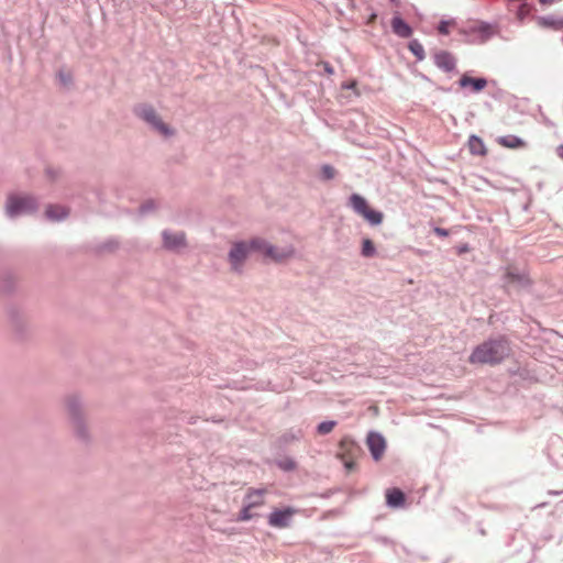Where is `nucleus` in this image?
Here are the masks:
<instances>
[{
  "instance_id": "obj_1",
  "label": "nucleus",
  "mask_w": 563,
  "mask_h": 563,
  "mask_svg": "<svg viewBox=\"0 0 563 563\" xmlns=\"http://www.w3.org/2000/svg\"><path fill=\"white\" fill-rule=\"evenodd\" d=\"M510 353L508 341L503 338L489 339L477 345L470 355L472 364H498Z\"/></svg>"
},
{
  "instance_id": "obj_2",
  "label": "nucleus",
  "mask_w": 563,
  "mask_h": 563,
  "mask_svg": "<svg viewBox=\"0 0 563 563\" xmlns=\"http://www.w3.org/2000/svg\"><path fill=\"white\" fill-rule=\"evenodd\" d=\"M459 34L464 37L467 44L483 45L499 34L500 27L497 22L481 20L468 21L457 27Z\"/></svg>"
},
{
  "instance_id": "obj_3",
  "label": "nucleus",
  "mask_w": 563,
  "mask_h": 563,
  "mask_svg": "<svg viewBox=\"0 0 563 563\" xmlns=\"http://www.w3.org/2000/svg\"><path fill=\"white\" fill-rule=\"evenodd\" d=\"M66 407L76 437L81 441H88L89 433L84 420L82 401L80 397L78 395H69L66 398Z\"/></svg>"
},
{
  "instance_id": "obj_4",
  "label": "nucleus",
  "mask_w": 563,
  "mask_h": 563,
  "mask_svg": "<svg viewBox=\"0 0 563 563\" xmlns=\"http://www.w3.org/2000/svg\"><path fill=\"white\" fill-rule=\"evenodd\" d=\"M37 209V201L30 195H10L5 202V216L10 219L30 214Z\"/></svg>"
},
{
  "instance_id": "obj_5",
  "label": "nucleus",
  "mask_w": 563,
  "mask_h": 563,
  "mask_svg": "<svg viewBox=\"0 0 563 563\" xmlns=\"http://www.w3.org/2000/svg\"><path fill=\"white\" fill-rule=\"evenodd\" d=\"M135 114L145 121L152 129L157 131L159 134L164 136H169L173 134V130L165 124L155 109L150 104H140L135 108Z\"/></svg>"
},
{
  "instance_id": "obj_6",
  "label": "nucleus",
  "mask_w": 563,
  "mask_h": 563,
  "mask_svg": "<svg viewBox=\"0 0 563 563\" xmlns=\"http://www.w3.org/2000/svg\"><path fill=\"white\" fill-rule=\"evenodd\" d=\"M250 245L245 241L235 242L229 252L228 258L231 265V268L235 273L242 272V266L250 255Z\"/></svg>"
},
{
  "instance_id": "obj_7",
  "label": "nucleus",
  "mask_w": 563,
  "mask_h": 563,
  "mask_svg": "<svg viewBox=\"0 0 563 563\" xmlns=\"http://www.w3.org/2000/svg\"><path fill=\"white\" fill-rule=\"evenodd\" d=\"M433 64L444 73L456 71L457 59L449 51H437L432 55Z\"/></svg>"
},
{
  "instance_id": "obj_8",
  "label": "nucleus",
  "mask_w": 563,
  "mask_h": 563,
  "mask_svg": "<svg viewBox=\"0 0 563 563\" xmlns=\"http://www.w3.org/2000/svg\"><path fill=\"white\" fill-rule=\"evenodd\" d=\"M504 285L506 287L514 286L519 289L529 287L530 279L526 272L519 271L514 267H508L504 275Z\"/></svg>"
},
{
  "instance_id": "obj_9",
  "label": "nucleus",
  "mask_w": 563,
  "mask_h": 563,
  "mask_svg": "<svg viewBox=\"0 0 563 563\" xmlns=\"http://www.w3.org/2000/svg\"><path fill=\"white\" fill-rule=\"evenodd\" d=\"M366 441L373 460L379 461L386 450L385 438L379 432L371 431Z\"/></svg>"
},
{
  "instance_id": "obj_10",
  "label": "nucleus",
  "mask_w": 563,
  "mask_h": 563,
  "mask_svg": "<svg viewBox=\"0 0 563 563\" xmlns=\"http://www.w3.org/2000/svg\"><path fill=\"white\" fill-rule=\"evenodd\" d=\"M163 244L166 250L176 251L186 245V235L184 232L163 231Z\"/></svg>"
},
{
  "instance_id": "obj_11",
  "label": "nucleus",
  "mask_w": 563,
  "mask_h": 563,
  "mask_svg": "<svg viewBox=\"0 0 563 563\" xmlns=\"http://www.w3.org/2000/svg\"><path fill=\"white\" fill-rule=\"evenodd\" d=\"M457 84L463 89L470 88L471 92L478 93L486 88L488 81L485 77H471L464 74L459 79Z\"/></svg>"
},
{
  "instance_id": "obj_12",
  "label": "nucleus",
  "mask_w": 563,
  "mask_h": 563,
  "mask_svg": "<svg viewBox=\"0 0 563 563\" xmlns=\"http://www.w3.org/2000/svg\"><path fill=\"white\" fill-rule=\"evenodd\" d=\"M292 516L290 508L275 509L268 517V523L272 527L285 528L289 526Z\"/></svg>"
},
{
  "instance_id": "obj_13",
  "label": "nucleus",
  "mask_w": 563,
  "mask_h": 563,
  "mask_svg": "<svg viewBox=\"0 0 563 563\" xmlns=\"http://www.w3.org/2000/svg\"><path fill=\"white\" fill-rule=\"evenodd\" d=\"M391 30L401 38H409L412 35V27L399 14L391 19Z\"/></svg>"
},
{
  "instance_id": "obj_14",
  "label": "nucleus",
  "mask_w": 563,
  "mask_h": 563,
  "mask_svg": "<svg viewBox=\"0 0 563 563\" xmlns=\"http://www.w3.org/2000/svg\"><path fill=\"white\" fill-rule=\"evenodd\" d=\"M406 503V495L399 488L387 489L386 492V504L389 508L398 509L402 508Z\"/></svg>"
},
{
  "instance_id": "obj_15",
  "label": "nucleus",
  "mask_w": 563,
  "mask_h": 563,
  "mask_svg": "<svg viewBox=\"0 0 563 563\" xmlns=\"http://www.w3.org/2000/svg\"><path fill=\"white\" fill-rule=\"evenodd\" d=\"M294 253H295V250L292 246L276 247L274 245H271L267 249V253L265 256H267L274 261L280 262V261H284V260L292 256Z\"/></svg>"
},
{
  "instance_id": "obj_16",
  "label": "nucleus",
  "mask_w": 563,
  "mask_h": 563,
  "mask_svg": "<svg viewBox=\"0 0 563 563\" xmlns=\"http://www.w3.org/2000/svg\"><path fill=\"white\" fill-rule=\"evenodd\" d=\"M347 206L358 216H362L369 208L366 199L358 194L350 196Z\"/></svg>"
},
{
  "instance_id": "obj_17",
  "label": "nucleus",
  "mask_w": 563,
  "mask_h": 563,
  "mask_svg": "<svg viewBox=\"0 0 563 563\" xmlns=\"http://www.w3.org/2000/svg\"><path fill=\"white\" fill-rule=\"evenodd\" d=\"M68 209L62 206L49 205L46 208L45 216L48 220L59 222L68 217Z\"/></svg>"
},
{
  "instance_id": "obj_18",
  "label": "nucleus",
  "mask_w": 563,
  "mask_h": 563,
  "mask_svg": "<svg viewBox=\"0 0 563 563\" xmlns=\"http://www.w3.org/2000/svg\"><path fill=\"white\" fill-rule=\"evenodd\" d=\"M538 22H539V25H541L543 27L552 29L555 31L563 30V18H561V16H555V15L540 16Z\"/></svg>"
},
{
  "instance_id": "obj_19",
  "label": "nucleus",
  "mask_w": 563,
  "mask_h": 563,
  "mask_svg": "<svg viewBox=\"0 0 563 563\" xmlns=\"http://www.w3.org/2000/svg\"><path fill=\"white\" fill-rule=\"evenodd\" d=\"M468 150L473 155L483 156L486 154V146L483 140L477 135H471L468 139Z\"/></svg>"
},
{
  "instance_id": "obj_20",
  "label": "nucleus",
  "mask_w": 563,
  "mask_h": 563,
  "mask_svg": "<svg viewBox=\"0 0 563 563\" xmlns=\"http://www.w3.org/2000/svg\"><path fill=\"white\" fill-rule=\"evenodd\" d=\"M498 143L508 148H518L523 146L525 142L522 139L516 135H504L498 139Z\"/></svg>"
},
{
  "instance_id": "obj_21",
  "label": "nucleus",
  "mask_w": 563,
  "mask_h": 563,
  "mask_svg": "<svg viewBox=\"0 0 563 563\" xmlns=\"http://www.w3.org/2000/svg\"><path fill=\"white\" fill-rule=\"evenodd\" d=\"M257 506H258V501H252V500L245 501L244 500V506L241 509V511L239 512L238 520L239 521H249V520H251L254 517V515L251 511V509L254 508V507H257Z\"/></svg>"
},
{
  "instance_id": "obj_22",
  "label": "nucleus",
  "mask_w": 563,
  "mask_h": 563,
  "mask_svg": "<svg viewBox=\"0 0 563 563\" xmlns=\"http://www.w3.org/2000/svg\"><path fill=\"white\" fill-rule=\"evenodd\" d=\"M247 244L250 245V252H262L264 255H266L267 249L272 245L262 238H254Z\"/></svg>"
},
{
  "instance_id": "obj_23",
  "label": "nucleus",
  "mask_w": 563,
  "mask_h": 563,
  "mask_svg": "<svg viewBox=\"0 0 563 563\" xmlns=\"http://www.w3.org/2000/svg\"><path fill=\"white\" fill-rule=\"evenodd\" d=\"M361 217H363L371 225H379L383 222L384 216L380 211L368 208Z\"/></svg>"
},
{
  "instance_id": "obj_24",
  "label": "nucleus",
  "mask_w": 563,
  "mask_h": 563,
  "mask_svg": "<svg viewBox=\"0 0 563 563\" xmlns=\"http://www.w3.org/2000/svg\"><path fill=\"white\" fill-rule=\"evenodd\" d=\"M409 51L416 56L418 60H423L426 57L424 48L418 40H411L408 44Z\"/></svg>"
},
{
  "instance_id": "obj_25",
  "label": "nucleus",
  "mask_w": 563,
  "mask_h": 563,
  "mask_svg": "<svg viewBox=\"0 0 563 563\" xmlns=\"http://www.w3.org/2000/svg\"><path fill=\"white\" fill-rule=\"evenodd\" d=\"M361 254L363 257H373L376 254V247L372 240L364 239L362 243V251Z\"/></svg>"
},
{
  "instance_id": "obj_26",
  "label": "nucleus",
  "mask_w": 563,
  "mask_h": 563,
  "mask_svg": "<svg viewBox=\"0 0 563 563\" xmlns=\"http://www.w3.org/2000/svg\"><path fill=\"white\" fill-rule=\"evenodd\" d=\"M335 175H336V170L333 166H331L329 164H324L321 166L320 178L322 180H331L335 177Z\"/></svg>"
},
{
  "instance_id": "obj_27",
  "label": "nucleus",
  "mask_w": 563,
  "mask_h": 563,
  "mask_svg": "<svg viewBox=\"0 0 563 563\" xmlns=\"http://www.w3.org/2000/svg\"><path fill=\"white\" fill-rule=\"evenodd\" d=\"M335 426L336 421L334 420L322 421L317 426V432L321 435L328 434L333 430Z\"/></svg>"
},
{
  "instance_id": "obj_28",
  "label": "nucleus",
  "mask_w": 563,
  "mask_h": 563,
  "mask_svg": "<svg viewBox=\"0 0 563 563\" xmlns=\"http://www.w3.org/2000/svg\"><path fill=\"white\" fill-rule=\"evenodd\" d=\"M155 208H156V205H155L154 200H147L139 207V214L142 217L147 216L148 213L154 211Z\"/></svg>"
},
{
  "instance_id": "obj_29",
  "label": "nucleus",
  "mask_w": 563,
  "mask_h": 563,
  "mask_svg": "<svg viewBox=\"0 0 563 563\" xmlns=\"http://www.w3.org/2000/svg\"><path fill=\"white\" fill-rule=\"evenodd\" d=\"M455 20H441L438 25V31L442 35H448L450 33L449 26L454 25Z\"/></svg>"
},
{
  "instance_id": "obj_30",
  "label": "nucleus",
  "mask_w": 563,
  "mask_h": 563,
  "mask_svg": "<svg viewBox=\"0 0 563 563\" xmlns=\"http://www.w3.org/2000/svg\"><path fill=\"white\" fill-rule=\"evenodd\" d=\"M245 501L252 500V501H258V506L263 504V492L262 490H254L249 493L245 498Z\"/></svg>"
},
{
  "instance_id": "obj_31",
  "label": "nucleus",
  "mask_w": 563,
  "mask_h": 563,
  "mask_svg": "<svg viewBox=\"0 0 563 563\" xmlns=\"http://www.w3.org/2000/svg\"><path fill=\"white\" fill-rule=\"evenodd\" d=\"M278 465L284 471H292L296 467V462L292 459H285Z\"/></svg>"
},
{
  "instance_id": "obj_32",
  "label": "nucleus",
  "mask_w": 563,
  "mask_h": 563,
  "mask_svg": "<svg viewBox=\"0 0 563 563\" xmlns=\"http://www.w3.org/2000/svg\"><path fill=\"white\" fill-rule=\"evenodd\" d=\"M301 438H302L301 430H296V431L290 430L289 432L284 434L285 441L299 440Z\"/></svg>"
},
{
  "instance_id": "obj_33",
  "label": "nucleus",
  "mask_w": 563,
  "mask_h": 563,
  "mask_svg": "<svg viewBox=\"0 0 563 563\" xmlns=\"http://www.w3.org/2000/svg\"><path fill=\"white\" fill-rule=\"evenodd\" d=\"M58 78L64 85H67L71 81L70 75L65 74L63 71L58 73Z\"/></svg>"
},
{
  "instance_id": "obj_34",
  "label": "nucleus",
  "mask_w": 563,
  "mask_h": 563,
  "mask_svg": "<svg viewBox=\"0 0 563 563\" xmlns=\"http://www.w3.org/2000/svg\"><path fill=\"white\" fill-rule=\"evenodd\" d=\"M434 233L441 238H446L449 235V231L444 228H434Z\"/></svg>"
},
{
  "instance_id": "obj_35",
  "label": "nucleus",
  "mask_w": 563,
  "mask_h": 563,
  "mask_svg": "<svg viewBox=\"0 0 563 563\" xmlns=\"http://www.w3.org/2000/svg\"><path fill=\"white\" fill-rule=\"evenodd\" d=\"M556 154L563 159V144L556 147Z\"/></svg>"
},
{
  "instance_id": "obj_36",
  "label": "nucleus",
  "mask_w": 563,
  "mask_h": 563,
  "mask_svg": "<svg viewBox=\"0 0 563 563\" xmlns=\"http://www.w3.org/2000/svg\"><path fill=\"white\" fill-rule=\"evenodd\" d=\"M355 82H347V84H343L342 87L345 88V89H353L355 87Z\"/></svg>"
},
{
  "instance_id": "obj_37",
  "label": "nucleus",
  "mask_w": 563,
  "mask_h": 563,
  "mask_svg": "<svg viewBox=\"0 0 563 563\" xmlns=\"http://www.w3.org/2000/svg\"><path fill=\"white\" fill-rule=\"evenodd\" d=\"M324 70H325L328 74H333V68H332L329 64H325V66H324Z\"/></svg>"
},
{
  "instance_id": "obj_38",
  "label": "nucleus",
  "mask_w": 563,
  "mask_h": 563,
  "mask_svg": "<svg viewBox=\"0 0 563 563\" xmlns=\"http://www.w3.org/2000/svg\"><path fill=\"white\" fill-rule=\"evenodd\" d=\"M542 4H552L555 0H539Z\"/></svg>"
},
{
  "instance_id": "obj_39",
  "label": "nucleus",
  "mask_w": 563,
  "mask_h": 563,
  "mask_svg": "<svg viewBox=\"0 0 563 563\" xmlns=\"http://www.w3.org/2000/svg\"><path fill=\"white\" fill-rule=\"evenodd\" d=\"M389 1H390L393 4H395V5H399V3H400V2H399V0H389Z\"/></svg>"
},
{
  "instance_id": "obj_40",
  "label": "nucleus",
  "mask_w": 563,
  "mask_h": 563,
  "mask_svg": "<svg viewBox=\"0 0 563 563\" xmlns=\"http://www.w3.org/2000/svg\"><path fill=\"white\" fill-rule=\"evenodd\" d=\"M107 247H108V249H112V247H114V243H113V242H109V243L107 244Z\"/></svg>"
},
{
  "instance_id": "obj_41",
  "label": "nucleus",
  "mask_w": 563,
  "mask_h": 563,
  "mask_svg": "<svg viewBox=\"0 0 563 563\" xmlns=\"http://www.w3.org/2000/svg\"><path fill=\"white\" fill-rule=\"evenodd\" d=\"M549 494H551V495H560L561 493H560V492H556V490H553V492H552V490H550V492H549Z\"/></svg>"
},
{
  "instance_id": "obj_42",
  "label": "nucleus",
  "mask_w": 563,
  "mask_h": 563,
  "mask_svg": "<svg viewBox=\"0 0 563 563\" xmlns=\"http://www.w3.org/2000/svg\"><path fill=\"white\" fill-rule=\"evenodd\" d=\"M346 467H347V468H351V467H352V463H347V464H346Z\"/></svg>"
}]
</instances>
